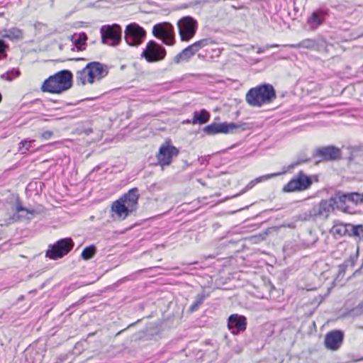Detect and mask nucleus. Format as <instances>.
Segmentation results:
<instances>
[{
    "instance_id": "obj_1",
    "label": "nucleus",
    "mask_w": 363,
    "mask_h": 363,
    "mask_svg": "<svg viewBox=\"0 0 363 363\" xmlns=\"http://www.w3.org/2000/svg\"><path fill=\"white\" fill-rule=\"evenodd\" d=\"M72 74L69 70H62L45 79L41 86L43 92L60 94L72 86Z\"/></svg>"
},
{
    "instance_id": "obj_2",
    "label": "nucleus",
    "mask_w": 363,
    "mask_h": 363,
    "mask_svg": "<svg viewBox=\"0 0 363 363\" xmlns=\"http://www.w3.org/2000/svg\"><path fill=\"white\" fill-rule=\"evenodd\" d=\"M108 74L107 67L98 62L88 63L83 69L78 71L76 80L78 84H93Z\"/></svg>"
},
{
    "instance_id": "obj_3",
    "label": "nucleus",
    "mask_w": 363,
    "mask_h": 363,
    "mask_svg": "<svg viewBox=\"0 0 363 363\" xmlns=\"http://www.w3.org/2000/svg\"><path fill=\"white\" fill-rule=\"evenodd\" d=\"M276 97L275 91L270 84H263L252 88L246 94V101L252 106L260 107L270 103Z\"/></svg>"
},
{
    "instance_id": "obj_4",
    "label": "nucleus",
    "mask_w": 363,
    "mask_h": 363,
    "mask_svg": "<svg viewBox=\"0 0 363 363\" xmlns=\"http://www.w3.org/2000/svg\"><path fill=\"white\" fill-rule=\"evenodd\" d=\"M74 243L71 238L60 239L53 245H50L46 252V256L52 259L62 258L67 255L73 247Z\"/></svg>"
},
{
    "instance_id": "obj_5",
    "label": "nucleus",
    "mask_w": 363,
    "mask_h": 363,
    "mask_svg": "<svg viewBox=\"0 0 363 363\" xmlns=\"http://www.w3.org/2000/svg\"><path fill=\"white\" fill-rule=\"evenodd\" d=\"M146 32L136 23L128 25L125 30V40L128 45L138 46L145 38Z\"/></svg>"
},
{
    "instance_id": "obj_6",
    "label": "nucleus",
    "mask_w": 363,
    "mask_h": 363,
    "mask_svg": "<svg viewBox=\"0 0 363 363\" xmlns=\"http://www.w3.org/2000/svg\"><path fill=\"white\" fill-rule=\"evenodd\" d=\"M178 28L182 41L191 39L197 29V22L190 16L182 18L178 21Z\"/></svg>"
},
{
    "instance_id": "obj_7",
    "label": "nucleus",
    "mask_w": 363,
    "mask_h": 363,
    "mask_svg": "<svg viewBox=\"0 0 363 363\" xmlns=\"http://www.w3.org/2000/svg\"><path fill=\"white\" fill-rule=\"evenodd\" d=\"M312 184V181L309 177L299 172L283 188L284 192L301 191L307 189Z\"/></svg>"
},
{
    "instance_id": "obj_8",
    "label": "nucleus",
    "mask_w": 363,
    "mask_h": 363,
    "mask_svg": "<svg viewBox=\"0 0 363 363\" xmlns=\"http://www.w3.org/2000/svg\"><path fill=\"white\" fill-rule=\"evenodd\" d=\"M121 28L118 25L102 26L101 28L102 42L115 46L121 40Z\"/></svg>"
},
{
    "instance_id": "obj_9",
    "label": "nucleus",
    "mask_w": 363,
    "mask_h": 363,
    "mask_svg": "<svg viewBox=\"0 0 363 363\" xmlns=\"http://www.w3.org/2000/svg\"><path fill=\"white\" fill-rule=\"evenodd\" d=\"M179 154V150L170 142H166L160 147V166L169 165L174 157Z\"/></svg>"
},
{
    "instance_id": "obj_10",
    "label": "nucleus",
    "mask_w": 363,
    "mask_h": 363,
    "mask_svg": "<svg viewBox=\"0 0 363 363\" xmlns=\"http://www.w3.org/2000/svg\"><path fill=\"white\" fill-rule=\"evenodd\" d=\"M238 126L233 123H213L206 126L203 129V131L208 135H215L218 133H232L235 129L238 128Z\"/></svg>"
},
{
    "instance_id": "obj_11",
    "label": "nucleus",
    "mask_w": 363,
    "mask_h": 363,
    "mask_svg": "<svg viewBox=\"0 0 363 363\" xmlns=\"http://www.w3.org/2000/svg\"><path fill=\"white\" fill-rule=\"evenodd\" d=\"M343 340V333L340 330H333L328 333L325 337V345L327 349L337 350Z\"/></svg>"
},
{
    "instance_id": "obj_12",
    "label": "nucleus",
    "mask_w": 363,
    "mask_h": 363,
    "mask_svg": "<svg viewBox=\"0 0 363 363\" xmlns=\"http://www.w3.org/2000/svg\"><path fill=\"white\" fill-rule=\"evenodd\" d=\"M333 203L330 199L329 200H323L312 208L311 214L314 216L327 218L330 213L335 210Z\"/></svg>"
},
{
    "instance_id": "obj_13",
    "label": "nucleus",
    "mask_w": 363,
    "mask_h": 363,
    "mask_svg": "<svg viewBox=\"0 0 363 363\" xmlns=\"http://www.w3.org/2000/svg\"><path fill=\"white\" fill-rule=\"evenodd\" d=\"M125 206L122 199H120L113 202L111 210L114 214L112 215V218L120 220L125 219L130 213H133Z\"/></svg>"
},
{
    "instance_id": "obj_14",
    "label": "nucleus",
    "mask_w": 363,
    "mask_h": 363,
    "mask_svg": "<svg viewBox=\"0 0 363 363\" xmlns=\"http://www.w3.org/2000/svg\"><path fill=\"white\" fill-rule=\"evenodd\" d=\"M228 327L233 334L244 331L246 328V318L238 314L231 315L228 318Z\"/></svg>"
},
{
    "instance_id": "obj_15",
    "label": "nucleus",
    "mask_w": 363,
    "mask_h": 363,
    "mask_svg": "<svg viewBox=\"0 0 363 363\" xmlns=\"http://www.w3.org/2000/svg\"><path fill=\"white\" fill-rule=\"evenodd\" d=\"M138 199L139 193L137 188L131 189L120 198L132 212L137 209Z\"/></svg>"
},
{
    "instance_id": "obj_16",
    "label": "nucleus",
    "mask_w": 363,
    "mask_h": 363,
    "mask_svg": "<svg viewBox=\"0 0 363 363\" xmlns=\"http://www.w3.org/2000/svg\"><path fill=\"white\" fill-rule=\"evenodd\" d=\"M141 57H144L148 62H154L159 60V45L154 41H150L145 49L141 53Z\"/></svg>"
},
{
    "instance_id": "obj_17",
    "label": "nucleus",
    "mask_w": 363,
    "mask_h": 363,
    "mask_svg": "<svg viewBox=\"0 0 363 363\" xmlns=\"http://www.w3.org/2000/svg\"><path fill=\"white\" fill-rule=\"evenodd\" d=\"M160 40L166 45H172L174 43V33L172 26L167 22L160 23Z\"/></svg>"
},
{
    "instance_id": "obj_18",
    "label": "nucleus",
    "mask_w": 363,
    "mask_h": 363,
    "mask_svg": "<svg viewBox=\"0 0 363 363\" xmlns=\"http://www.w3.org/2000/svg\"><path fill=\"white\" fill-rule=\"evenodd\" d=\"M316 155L324 160H334L340 158V151L338 148L329 146L317 150Z\"/></svg>"
},
{
    "instance_id": "obj_19",
    "label": "nucleus",
    "mask_w": 363,
    "mask_h": 363,
    "mask_svg": "<svg viewBox=\"0 0 363 363\" xmlns=\"http://www.w3.org/2000/svg\"><path fill=\"white\" fill-rule=\"evenodd\" d=\"M331 201L334 203V209L340 210L344 212L348 211V206L347 203V196L346 194H342L340 192L336 193L334 196L330 198Z\"/></svg>"
},
{
    "instance_id": "obj_20",
    "label": "nucleus",
    "mask_w": 363,
    "mask_h": 363,
    "mask_svg": "<svg viewBox=\"0 0 363 363\" xmlns=\"http://www.w3.org/2000/svg\"><path fill=\"white\" fill-rule=\"evenodd\" d=\"M196 54L194 48L191 45L182 50L179 54H177L174 61L175 63L179 64L184 61H189Z\"/></svg>"
},
{
    "instance_id": "obj_21",
    "label": "nucleus",
    "mask_w": 363,
    "mask_h": 363,
    "mask_svg": "<svg viewBox=\"0 0 363 363\" xmlns=\"http://www.w3.org/2000/svg\"><path fill=\"white\" fill-rule=\"evenodd\" d=\"M2 38H6L10 40H18L23 38V32L21 29L17 28H11L9 30H5L0 33Z\"/></svg>"
},
{
    "instance_id": "obj_22",
    "label": "nucleus",
    "mask_w": 363,
    "mask_h": 363,
    "mask_svg": "<svg viewBox=\"0 0 363 363\" xmlns=\"http://www.w3.org/2000/svg\"><path fill=\"white\" fill-rule=\"evenodd\" d=\"M324 13L322 11H315L308 20L311 29L314 30L323 22Z\"/></svg>"
},
{
    "instance_id": "obj_23",
    "label": "nucleus",
    "mask_w": 363,
    "mask_h": 363,
    "mask_svg": "<svg viewBox=\"0 0 363 363\" xmlns=\"http://www.w3.org/2000/svg\"><path fill=\"white\" fill-rule=\"evenodd\" d=\"M209 113L203 109L199 112H194L191 123L193 124H203L209 120Z\"/></svg>"
},
{
    "instance_id": "obj_24",
    "label": "nucleus",
    "mask_w": 363,
    "mask_h": 363,
    "mask_svg": "<svg viewBox=\"0 0 363 363\" xmlns=\"http://www.w3.org/2000/svg\"><path fill=\"white\" fill-rule=\"evenodd\" d=\"M287 46L294 48H306L309 50H314L317 47V43L313 39H305L298 44L288 45Z\"/></svg>"
},
{
    "instance_id": "obj_25",
    "label": "nucleus",
    "mask_w": 363,
    "mask_h": 363,
    "mask_svg": "<svg viewBox=\"0 0 363 363\" xmlns=\"http://www.w3.org/2000/svg\"><path fill=\"white\" fill-rule=\"evenodd\" d=\"M16 216L18 219L26 218L28 220H30L34 215L33 210H29L28 208H26L23 207L21 204H18L16 207Z\"/></svg>"
},
{
    "instance_id": "obj_26",
    "label": "nucleus",
    "mask_w": 363,
    "mask_h": 363,
    "mask_svg": "<svg viewBox=\"0 0 363 363\" xmlns=\"http://www.w3.org/2000/svg\"><path fill=\"white\" fill-rule=\"evenodd\" d=\"M213 41L210 39V38H204V39H201L200 40H198L196 42H195L194 43L190 45L192 48H194V50L195 51V52L196 53L197 52H199L201 49L211 45V44H213Z\"/></svg>"
},
{
    "instance_id": "obj_27",
    "label": "nucleus",
    "mask_w": 363,
    "mask_h": 363,
    "mask_svg": "<svg viewBox=\"0 0 363 363\" xmlns=\"http://www.w3.org/2000/svg\"><path fill=\"white\" fill-rule=\"evenodd\" d=\"M279 174H280V173H273V174H266V175H263V176L259 177L256 178L255 179L252 180L247 185L246 189H250L252 188L256 184L262 182H264V181H266V180L269 179L271 178L275 177H277V176H278Z\"/></svg>"
},
{
    "instance_id": "obj_28",
    "label": "nucleus",
    "mask_w": 363,
    "mask_h": 363,
    "mask_svg": "<svg viewBox=\"0 0 363 363\" xmlns=\"http://www.w3.org/2000/svg\"><path fill=\"white\" fill-rule=\"evenodd\" d=\"M347 196V201L354 204H359L363 203V193H349L346 194Z\"/></svg>"
},
{
    "instance_id": "obj_29",
    "label": "nucleus",
    "mask_w": 363,
    "mask_h": 363,
    "mask_svg": "<svg viewBox=\"0 0 363 363\" xmlns=\"http://www.w3.org/2000/svg\"><path fill=\"white\" fill-rule=\"evenodd\" d=\"M96 252V249L94 245L86 247L82 252V257L84 260H89L95 255Z\"/></svg>"
},
{
    "instance_id": "obj_30",
    "label": "nucleus",
    "mask_w": 363,
    "mask_h": 363,
    "mask_svg": "<svg viewBox=\"0 0 363 363\" xmlns=\"http://www.w3.org/2000/svg\"><path fill=\"white\" fill-rule=\"evenodd\" d=\"M20 75V71L17 69H12L10 71L3 74L1 77L3 79H6L8 81H12L14 78L18 77Z\"/></svg>"
},
{
    "instance_id": "obj_31",
    "label": "nucleus",
    "mask_w": 363,
    "mask_h": 363,
    "mask_svg": "<svg viewBox=\"0 0 363 363\" xmlns=\"http://www.w3.org/2000/svg\"><path fill=\"white\" fill-rule=\"evenodd\" d=\"M206 296H207L204 294H198L196 297V300H195L194 303L190 307V311L191 312L196 311L198 309L199 306L201 304H202V303L203 302V301Z\"/></svg>"
},
{
    "instance_id": "obj_32",
    "label": "nucleus",
    "mask_w": 363,
    "mask_h": 363,
    "mask_svg": "<svg viewBox=\"0 0 363 363\" xmlns=\"http://www.w3.org/2000/svg\"><path fill=\"white\" fill-rule=\"evenodd\" d=\"M352 234L359 239H363V226L357 225L352 227Z\"/></svg>"
},
{
    "instance_id": "obj_33",
    "label": "nucleus",
    "mask_w": 363,
    "mask_h": 363,
    "mask_svg": "<svg viewBox=\"0 0 363 363\" xmlns=\"http://www.w3.org/2000/svg\"><path fill=\"white\" fill-rule=\"evenodd\" d=\"M346 228L343 225H336L333 228V232L334 234H338L342 235L346 233Z\"/></svg>"
},
{
    "instance_id": "obj_34",
    "label": "nucleus",
    "mask_w": 363,
    "mask_h": 363,
    "mask_svg": "<svg viewBox=\"0 0 363 363\" xmlns=\"http://www.w3.org/2000/svg\"><path fill=\"white\" fill-rule=\"evenodd\" d=\"M86 38L85 35L84 37L79 36L77 39L75 40V45L79 50L82 49V46L85 45Z\"/></svg>"
},
{
    "instance_id": "obj_35",
    "label": "nucleus",
    "mask_w": 363,
    "mask_h": 363,
    "mask_svg": "<svg viewBox=\"0 0 363 363\" xmlns=\"http://www.w3.org/2000/svg\"><path fill=\"white\" fill-rule=\"evenodd\" d=\"M33 141L34 140H25L21 141V145H22V147H21L20 148L22 149V148L25 147V150H28L30 145Z\"/></svg>"
},
{
    "instance_id": "obj_36",
    "label": "nucleus",
    "mask_w": 363,
    "mask_h": 363,
    "mask_svg": "<svg viewBox=\"0 0 363 363\" xmlns=\"http://www.w3.org/2000/svg\"><path fill=\"white\" fill-rule=\"evenodd\" d=\"M52 135V133L50 130H46L41 134V137L45 140H48Z\"/></svg>"
},
{
    "instance_id": "obj_37",
    "label": "nucleus",
    "mask_w": 363,
    "mask_h": 363,
    "mask_svg": "<svg viewBox=\"0 0 363 363\" xmlns=\"http://www.w3.org/2000/svg\"><path fill=\"white\" fill-rule=\"evenodd\" d=\"M152 33L155 37L159 38V23L154 26Z\"/></svg>"
},
{
    "instance_id": "obj_38",
    "label": "nucleus",
    "mask_w": 363,
    "mask_h": 363,
    "mask_svg": "<svg viewBox=\"0 0 363 363\" xmlns=\"http://www.w3.org/2000/svg\"><path fill=\"white\" fill-rule=\"evenodd\" d=\"M6 47L5 43L0 39V55L4 52Z\"/></svg>"
},
{
    "instance_id": "obj_39",
    "label": "nucleus",
    "mask_w": 363,
    "mask_h": 363,
    "mask_svg": "<svg viewBox=\"0 0 363 363\" xmlns=\"http://www.w3.org/2000/svg\"><path fill=\"white\" fill-rule=\"evenodd\" d=\"M269 48V46H267V45L264 48H259L257 50V53L260 54V53L264 52L265 50H267Z\"/></svg>"
},
{
    "instance_id": "obj_40",
    "label": "nucleus",
    "mask_w": 363,
    "mask_h": 363,
    "mask_svg": "<svg viewBox=\"0 0 363 363\" xmlns=\"http://www.w3.org/2000/svg\"><path fill=\"white\" fill-rule=\"evenodd\" d=\"M165 50L160 46V60L165 56Z\"/></svg>"
},
{
    "instance_id": "obj_41",
    "label": "nucleus",
    "mask_w": 363,
    "mask_h": 363,
    "mask_svg": "<svg viewBox=\"0 0 363 363\" xmlns=\"http://www.w3.org/2000/svg\"><path fill=\"white\" fill-rule=\"evenodd\" d=\"M267 46H269V48H270L278 47L279 45L277 44H273V45H267Z\"/></svg>"
}]
</instances>
